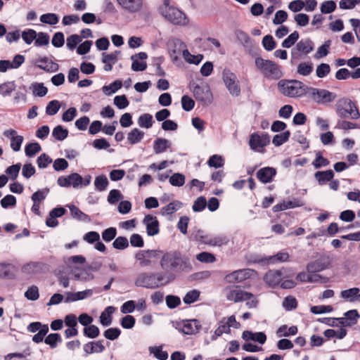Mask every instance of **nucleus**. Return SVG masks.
I'll return each mask as SVG.
<instances>
[{
  "label": "nucleus",
  "mask_w": 360,
  "mask_h": 360,
  "mask_svg": "<svg viewBox=\"0 0 360 360\" xmlns=\"http://www.w3.org/2000/svg\"><path fill=\"white\" fill-rule=\"evenodd\" d=\"M145 136V133L139 129L134 128L127 134V142L131 145L140 143Z\"/></svg>",
  "instance_id": "nucleus-30"
},
{
  "label": "nucleus",
  "mask_w": 360,
  "mask_h": 360,
  "mask_svg": "<svg viewBox=\"0 0 360 360\" xmlns=\"http://www.w3.org/2000/svg\"><path fill=\"white\" fill-rule=\"evenodd\" d=\"M297 333V326H292L288 328L286 325L281 326L276 331L278 337H288L290 335H295Z\"/></svg>",
  "instance_id": "nucleus-38"
},
{
  "label": "nucleus",
  "mask_w": 360,
  "mask_h": 360,
  "mask_svg": "<svg viewBox=\"0 0 360 360\" xmlns=\"http://www.w3.org/2000/svg\"><path fill=\"white\" fill-rule=\"evenodd\" d=\"M314 49V44L310 39H304L300 40L291 51V63L299 58V53L307 55Z\"/></svg>",
  "instance_id": "nucleus-12"
},
{
  "label": "nucleus",
  "mask_w": 360,
  "mask_h": 360,
  "mask_svg": "<svg viewBox=\"0 0 360 360\" xmlns=\"http://www.w3.org/2000/svg\"><path fill=\"white\" fill-rule=\"evenodd\" d=\"M109 184L108 178L105 175H100L95 178L94 186L98 191H104L106 190Z\"/></svg>",
  "instance_id": "nucleus-36"
},
{
  "label": "nucleus",
  "mask_w": 360,
  "mask_h": 360,
  "mask_svg": "<svg viewBox=\"0 0 360 360\" xmlns=\"http://www.w3.org/2000/svg\"><path fill=\"white\" fill-rule=\"evenodd\" d=\"M32 89L33 94L39 97L44 96L48 92L47 88L43 83H34L32 84Z\"/></svg>",
  "instance_id": "nucleus-54"
},
{
  "label": "nucleus",
  "mask_w": 360,
  "mask_h": 360,
  "mask_svg": "<svg viewBox=\"0 0 360 360\" xmlns=\"http://www.w3.org/2000/svg\"><path fill=\"white\" fill-rule=\"evenodd\" d=\"M154 123L153 116L149 113H144L139 116L138 124L140 127L149 129Z\"/></svg>",
  "instance_id": "nucleus-35"
},
{
  "label": "nucleus",
  "mask_w": 360,
  "mask_h": 360,
  "mask_svg": "<svg viewBox=\"0 0 360 360\" xmlns=\"http://www.w3.org/2000/svg\"><path fill=\"white\" fill-rule=\"evenodd\" d=\"M61 341V337L58 333H51L44 340L45 343L49 345L52 349L56 348L58 342Z\"/></svg>",
  "instance_id": "nucleus-49"
},
{
  "label": "nucleus",
  "mask_w": 360,
  "mask_h": 360,
  "mask_svg": "<svg viewBox=\"0 0 360 360\" xmlns=\"http://www.w3.org/2000/svg\"><path fill=\"white\" fill-rule=\"evenodd\" d=\"M94 290L88 289L84 291H79L77 292H68L66 293V297L65 302H72L78 300H82L87 297H90L93 295Z\"/></svg>",
  "instance_id": "nucleus-23"
},
{
  "label": "nucleus",
  "mask_w": 360,
  "mask_h": 360,
  "mask_svg": "<svg viewBox=\"0 0 360 360\" xmlns=\"http://www.w3.org/2000/svg\"><path fill=\"white\" fill-rule=\"evenodd\" d=\"M68 135V131L60 125L56 127L52 131V136L58 141H63Z\"/></svg>",
  "instance_id": "nucleus-45"
},
{
  "label": "nucleus",
  "mask_w": 360,
  "mask_h": 360,
  "mask_svg": "<svg viewBox=\"0 0 360 360\" xmlns=\"http://www.w3.org/2000/svg\"><path fill=\"white\" fill-rule=\"evenodd\" d=\"M290 136V132L289 131H285L279 134H276L274 136L272 143L276 146H280L288 141Z\"/></svg>",
  "instance_id": "nucleus-42"
},
{
  "label": "nucleus",
  "mask_w": 360,
  "mask_h": 360,
  "mask_svg": "<svg viewBox=\"0 0 360 360\" xmlns=\"http://www.w3.org/2000/svg\"><path fill=\"white\" fill-rule=\"evenodd\" d=\"M169 183L174 186H182L185 183V176L180 173H175L169 178Z\"/></svg>",
  "instance_id": "nucleus-59"
},
{
  "label": "nucleus",
  "mask_w": 360,
  "mask_h": 360,
  "mask_svg": "<svg viewBox=\"0 0 360 360\" xmlns=\"http://www.w3.org/2000/svg\"><path fill=\"white\" fill-rule=\"evenodd\" d=\"M42 264L39 262H30L22 266V271L25 274H36L41 269Z\"/></svg>",
  "instance_id": "nucleus-46"
},
{
  "label": "nucleus",
  "mask_w": 360,
  "mask_h": 360,
  "mask_svg": "<svg viewBox=\"0 0 360 360\" xmlns=\"http://www.w3.org/2000/svg\"><path fill=\"white\" fill-rule=\"evenodd\" d=\"M13 266L11 264H0V278H13Z\"/></svg>",
  "instance_id": "nucleus-40"
},
{
  "label": "nucleus",
  "mask_w": 360,
  "mask_h": 360,
  "mask_svg": "<svg viewBox=\"0 0 360 360\" xmlns=\"http://www.w3.org/2000/svg\"><path fill=\"white\" fill-rule=\"evenodd\" d=\"M50 37L49 35L43 32H40L37 33V38L34 41V46H48L49 44Z\"/></svg>",
  "instance_id": "nucleus-48"
},
{
  "label": "nucleus",
  "mask_w": 360,
  "mask_h": 360,
  "mask_svg": "<svg viewBox=\"0 0 360 360\" xmlns=\"http://www.w3.org/2000/svg\"><path fill=\"white\" fill-rule=\"evenodd\" d=\"M345 318H340V323L345 326H352L354 325L357 319L359 318V314L356 309H352L345 314Z\"/></svg>",
  "instance_id": "nucleus-25"
},
{
  "label": "nucleus",
  "mask_w": 360,
  "mask_h": 360,
  "mask_svg": "<svg viewBox=\"0 0 360 360\" xmlns=\"http://www.w3.org/2000/svg\"><path fill=\"white\" fill-rule=\"evenodd\" d=\"M115 308L112 306L107 307L100 316V322L103 326H108L112 323L111 315L115 312Z\"/></svg>",
  "instance_id": "nucleus-34"
},
{
  "label": "nucleus",
  "mask_w": 360,
  "mask_h": 360,
  "mask_svg": "<svg viewBox=\"0 0 360 360\" xmlns=\"http://www.w3.org/2000/svg\"><path fill=\"white\" fill-rule=\"evenodd\" d=\"M222 77L229 93L233 96H238L240 94V88L236 75L229 70L225 69L223 71Z\"/></svg>",
  "instance_id": "nucleus-7"
},
{
  "label": "nucleus",
  "mask_w": 360,
  "mask_h": 360,
  "mask_svg": "<svg viewBox=\"0 0 360 360\" xmlns=\"http://www.w3.org/2000/svg\"><path fill=\"white\" fill-rule=\"evenodd\" d=\"M123 198V195L121 192L117 189H112L110 191L108 196V202L110 204L114 205L119 200Z\"/></svg>",
  "instance_id": "nucleus-63"
},
{
  "label": "nucleus",
  "mask_w": 360,
  "mask_h": 360,
  "mask_svg": "<svg viewBox=\"0 0 360 360\" xmlns=\"http://www.w3.org/2000/svg\"><path fill=\"white\" fill-rule=\"evenodd\" d=\"M283 272L281 270H269L264 276V282L270 287L274 288L281 282Z\"/></svg>",
  "instance_id": "nucleus-18"
},
{
  "label": "nucleus",
  "mask_w": 360,
  "mask_h": 360,
  "mask_svg": "<svg viewBox=\"0 0 360 360\" xmlns=\"http://www.w3.org/2000/svg\"><path fill=\"white\" fill-rule=\"evenodd\" d=\"M15 82H6L0 85V94L3 96H8L15 89Z\"/></svg>",
  "instance_id": "nucleus-39"
},
{
  "label": "nucleus",
  "mask_w": 360,
  "mask_h": 360,
  "mask_svg": "<svg viewBox=\"0 0 360 360\" xmlns=\"http://www.w3.org/2000/svg\"><path fill=\"white\" fill-rule=\"evenodd\" d=\"M235 35L237 40L243 45L245 49H251L252 46V40L244 31L241 30H236Z\"/></svg>",
  "instance_id": "nucleus-29"
},
{
  "label": "nucleus",
  "mask_w": 360,
  "mask_h": 360,
  "mask_svg": "<svg viewBox=\"0 0 360 360\" xmlns=\"http://www.w3.org/2000/svg\"><path fill=\"white\" fill-rule=\"evenodd\" d=\"M334 177V172L331 169L326 171H317L314 174V178L319 184L322 186L331 181Z\"/></svg>",
  "instance_id": "nucleus-27"
},
{
  "label": "nucleus",
  "mask_w": 360,
  "mask_h": 360,
  "mask_svg": "<svg viewBox=\"0 0 360 360\" xmlns=\"http://www.w3.org/2000/svg\"><path fill=\"white\" fill-rule=\"evenodd\" d=\"M359 288H352L340 292V297L345 301L354 302L358 300V295L359 294Z\"/></svg>",
  "instance_id": "nucleus-32"
},
{
  "label": "nucleus",
  "mask_w": 360,
  "mask_h": 360,
  "mask_svg": "<svg viewBox=\"0 0 360 360\" xmlns=\"http://www.w3.org/2000/svg\"><path fill=\"white\" fill-rule=\"evenodd\" d=\"M112 246L117 250H124L129 246V241L126 237L119 236L113 241Z\"/></svg>",
  "instance_id": "nucleus-64"
},
{
  "label": "nucleus",
  "mask_w": 360,
  "mask_h": 360,
  "mask_svg": "<svg viewBox=\"0 0 360 360\" xmlns=\"http://www.w3.org/2000/svg\"><path fill=\"white\" fill-rule=\"evenodd\" d=\"M207 165L210 167L219 168L224 166V160L221 155H213L209 158Z\"/></svg>",
  "instance_id": "nucleus-53"
},
{
  "label": "nucleus",
  "mask_w": 360,
  "mask_h": 360,
  "mask_svg": "<svg viewBox=\"0 0 360 360\" xmlns=\"http://www.w3.org/2000/svg\"><path fill=\"white\" fill-rule=\"evenodd\" d=\"M134 284L137 287L148 289L158 288L153 272H142L139 274L135 280Z\"/></svg>",
  "instance_id": "nucleus-14"
},
{
  "label": "nucleus",
  "mask_w": 360,
  "mask_h": 360,
  "mask_svg": "<svg viewBox=\"0 0 360 360\" xmlns=\"http://www.w3.org/2000/svg\"><path fill=\"white\" fill-rule=\"evenodd\" d=\"M82 176L77 173H72L68 176H61L57 180L58 184L61 187L78 188L82 184Z\"/></svg>",
  "instance_id": "nucleus-16"
},
{
  "label": "nucleus",
  "mask_w": 360,
  "mask_h": 360,
  "mask_svg": "<svg viewBox=\"0 0 360 360\" xmlns=\"http://www.w3.org/2000/svg\"><path fill=\"white\" fill-rule=\"evenodd\" d=\"M231 329L229 328V326L225 323V319H223L219 322V327L215 330L214 335L212 336V340H215L223 333H229Z\"/></svg>",
  "instance_id": "nucleus-43"
},
{
  "label": "nucleus",
  "mask_w": 360,
  "mask_h": 360,
  "mask_svg": "<svg viewBox=\"0 0 360 360\" xmlns=\"http://www.w3.org/2000/svg\"><path fill=\"white\" fill-rule=\"evenodd\" d=\"M313 71V64L311 62L308 63H301L297 66V72L298 74L307 76L311 73Z\"/></svg>",
  "instance_id": "nucleus-44"
},
{
  "label": "nucleus",
  "mask_w": 360,
  "mask_h": 360,
  "mask_svg": "<svg viewBox=\"0 0 360 360\" xmlns=\"http://www.w3.org/2000/svg\"><path fill=\"white\" fill-rule=\"evenodd\" d=\"M336 112L341 118L356 120L360 117L359 111L355 103L348 98L340 99L336 104Z\"/></svg>",
  "instance_id": "nucleus-4"
},
{
  "label": "nucleus",
  "mask_w": 360,
  "mask_h": 360,
  "mask_svg": "<svg viewBox=\"0 0 360 360\" xmlns=\"http://www.w3.org/2000/svg\"><path fill=\"white\" fill-rule=\"evenodd\" d=\"M278 88L285 96L296 98L307 95L308 86L298 80H281Z\"/></svg>",
  "instance_id": "nucleus-3"
},
{
  "label": "nucleus",
  "mask_w": 360,
  "mask_h": 360,
  "mask_svg": "<svg viewBox=\"0 0 360 360\" xmlns=\"http://www.w3.org/2000/svg\"><path fill=\"white\" fill-rule=\"evenodd\" d=\"M70 211L71 212L72 216L80 221H87L89 220V217L87 214H84L77 207L74 205H71L68 206Z\"/></svg>",
  "instance_id": "nucleus-41"
},
{
  "label": "nucleus",
  "mask_w": 360,
  "mask_h": 360,
  "mask_svg": "<svg viewBox=\"0 0 360 360\" xmlns=\"http://www.w3.org/2000/svg\"><path fill=\"white\" fill-rule=\"evenodd\" d=\"M176 46H179V52H182L184 60L191 64L198 65L202 60L203 56L201 54L192 55L186 49V45L179 39L174 41Z\"/></svg>",
  "instance_id": "nucleus-15"
},
{
  "label": "nucleus",
  "mask_w": 360,
  "mask_h": 360,
  "mask_svg": "<svg viewBox=\"0 0 360 360\" xmlns=\"http://www.w3.org/2000/svg\"><path fill=\"white\" fill-rule=\"evenodd\" d=\"M276 174V169L266 167L257 171V177L261 182L266 184L271 182Z\"/></svg>",
  "instance_id": "nucleus-24"
},
{
  "label": "nucleus",
  "mask_w": 360,
  "mask_h": 360,
  "mask_svg": "<svg viewBox=\"0 0 360 360\" xmlns=\"http://www.w3.org/2000/svg\"><path fill=\"white\" fill-rule=\"evenodd\" d=\"M257 70L267 79L278 80L283 76L281 67L271 60L257 56L255 59Z\"/></svg>",
  "instance_id": "nucleus-2"
},
{
  "label": "nucleus",
  "mask_w": 360,
  "mask_h": 360,
  "mask_svg": "<svg viewBox=\"0 0 360 360\" xmlns=\"http://www.w3.org/2000/svg\"><path fill=\"white\" fill-rule=\"evenodd\" d=\"M201 325L196 319L184 321L179 330L186 335H193L199 332Z\"/></svg>",
  "instance_id": "nucleus-19"
},
{
  "label": "nucleus",
  "mask_w": 360,
  "mask_h": 360,
  "mask_svg": "<svg viewBox=\"0 0 360 360\" xmlns=\"http://www.w3.org/2000/svg\"><path fill=\"white\" fill-rule=\"evenodd\" d=\"M270 143V136L267 134L253 133L250 136L249 146L255 151L261 152Z\"/></svg>",
  "instance_id": "nucleus-13"
},
{
  "label": "nucleus",
  "mask_w": 360,
  "mask_h": 360,
  "mask_svg": "<svg viewBox=\"0 0 360 360\" xmlns=\"http://www.w3.org/2000/svg\"><path fill=\"white\" fill-rule=\"evenodd\" d=\"M143 224L146 226V233L149 236H153L159 233V221L156 217L150 214L146 215Z\"/></svg>",
  "instance_id": "nucleus-17"
},
{
  "label": "nucleus",
  "mask_w": 360,
  "mask_h": 360,
  "mask_svg": "<svg viewBox=\"0 0 360 360\" xmlns=\"http://www.w3.org/2000/svg\"><path fill=\"white\" fill-rule=\"evenodd\" d=\"M122 85V84L120 81L116 80L108 86H103L102 90L105 95L109 96L119 90Z\"/></svg>",
  "instance_id": "nucleus-47"
},
{
  "label": "nucleus",
  "mask_w": 360,
  "mask_h": 360,
  "mask_svg": "<svg viewBox=\"0 0 360 360\" xmlns=\"http://www.w3.org/2000/svg\"><path fill=\"white\" fill-rule=\"evenodd\" d=\"M41 150V146L38 143H31L25 146V154L28 157H32Z\"/></svg>",
  "instance_id": "nucleus-60"
},
{
  "label": "nucleus",
  "mask_w": 360,
  "mask_h": 360,
  "mask_svg": "<svg viewBox=\"0 0 360 360\" xmlns=\"http://www.w3.org/2000/svg\"><path fill=\"white\" fill-rule=\"evenodd\" d=\"M25 297L32 301H35L39 299V289L36 285H32L25 292Z\"/></svg>",
  "instance_id": "nucleus-61"
},
{
  "label": "nucleus",
  "mask_w": 360,
  "mask_h": 360,
  "mask_svg": "<svg viewBox=\"0 0 360 360\" xmlns=\"http://www.w3.org/2000/svg\"><path fill=\"white\" fill-rule=\"evenodd\" d=\"M149 350L159 360H166L168 358L167 352L162 351V347H150Z\"/></svg>",
  "instance_id": "nucleus-62"
},
{
  "label": "nucleus",
  "mask_w": 360,
  "mask_h": 360,
  "mask_svg": "<svg viewBox=\"0 0 360 360\" xmlns=\"http://www.w3.org/2000/svg\"><path fill=\"white\" fill-rule=\"evenodd\" d=\"M307 95L315 103L319 105H325L333 102L336 94L326 89H317L308 86Z\"/></svg>",
  "instance_id": "nucleus-5"
},
{
  "label": "nucleus",
  "mask_w": 360,
  "mask_h": 360,
  "mask_svg": "<svg viewBox=\"0 0 360 360\" xmlns=\"http://www.w3.org/2000/svg\"><path fill=\"white\" fill-rule=\"evenodd\" d=\"M209 233L202 229H194L191 231V237L202 244L205 245V242L207 240Z\"/></svg>",
  "instance_id": "nucleus-37"
},
{
  "label": "nucleus",
  "mask_w": 360,
  "mask_h": 360,
  "mask_svg": "<svg viewBox=\"0 0 360 360\" xmlns=\"http://www.w3.org/2000/svg\"><path fill=\"white\" fill-rule=\"evenodd\" d=\"M21 167L20 163H17L8 167L6 169V174L9 176L11 180H15L18 176Z\"/></svg>",
  "instance_id": "nucleus-58"
},
{
  "label": "nucleus",
  "mask_w": 360,
  "mask_h": 360,
  "mask_svg": "<svg viewBox=\"0 0 360 360\" xmlns=\"http://www.w3.org/2000/svg\"><path fill=\"white\" fill-rule=\"evenodd\" d=\"M119 5L129 13H136L143 6L142 0H117Z\"/></svg>",
  "instance_id": "nucleus-21"
},
{
  "label": "nucleus",
  "mask_w": 360,
  "mask_h": 360,
  "mask_svg": "<svg viewBox=\"0 0 360 360\" xmlns=\"http://www.w3.org/2000/svg\"><path fill=\"white\" fill-rule=\"evenodd\" d=\"M243 338L245 340L257 341L263 345L266 340V336L263 332L252 333L249 330H245L243 333Z\"/></svg>",
  "instance_id": "nucleus-28"
},
{
  "label": "nucleus",
  "mask_w": 360,
  "mask_h": 360,
  "mask_svg": "<svg viewBox=\"0 0 360 360\" xmlns=\"http://www.w3.org/2000/svg\"><path fill=\"white\" fill-rule=\"evenodd\" d=\"M255 274V271L252 269H242L227 274L224 279L229 283H240L251 278Z\"/></svg>",
  "instance_id": "nucleus-11"
},
{
  "label": "nucleus",
  "mask_w": 360,
  "mask_h": 360,
  "mask_svg": "<svg viewBox=\"0 0 360 360\" xmlns=\"http://www.w3.org/2000/svg\"><path fill=\"white\" fill-rule=\"evenodd\" d=\"M34 65L38 68L49 72H55L59 69L58 64L49 60L46 57L37 59Z\"/></svg>",
  "instance_id": "nucleus-22"
},
{
  "label": "nucleus",
  "mask_w": 360,
  "mask_h": 360,
  "mask_svg": "<svg viewBox=\"0 0 360 360\" xmlns=\"http://www.w3.org/2000/svg\"><path fill=\"white\" fill-rule=\"evenodd\" d=\"M330 162L326 158H324L321 152H317L316 154V158L313 161L312 165L316 169H319L323 167H326L329 165Z\"/></svg>",
  "instance_id": "nucleus-56"
},
{
  "label": "nucleus",
  "mask_w": 360,
  "mask_h": 360,
  "mask_svg": "<svg viewBox=\"0 0 360 360\" xmlns=\"http://www.w3.org/2000/svg\"><path fill=\"white\" fill-rule=\"evenodd\" d=\"M289 258V255L286 252H280L273 256L265 257L260 260V262H264L267 264H274L279 262H286Z\"/></svg>",
  "instance_id": "nucleus-26"
},
{
  "label": "nucleus",
  "mask_w": 360,
  "mask_h": 360,
  "mask_svg": "<svg viewBox=\"0 0 360 360\" xmlns=\"http://www.w3.org/2000/svg\"><path fill=\"white\" fill-rule=\"evenodd\" d=\"M171 146V143L169 140L158 138L154 141L153 149L156 154L162 153L166 151Z\"/></svg>",
  "instance_id": "nucleus-33"
},
{
  "label": "nucleus",
  "mask_w": 360,
  "mask_h": 360,
  "mask_svg": "<svg viewBox=\"0 0 360 360\" xmlns=\"http://www.w3.org/2000/svg\"><path fill=\"white\" fill-rule=\"evenodd\" d=\"M182 205L181 202L174 200L166 206L162 207L160 210V213L162 216L170 215L181 209Z\"/></svg>",
  "instance_id": "nucleus-31"
},
{
  "label": "nucleus",
  "mask_w": 360,
  "mask_h": 360,
  "mask_svg": "<svg viewBox=\"0 0 360 360\" xmlns=\"http://www.w3.org/2000/svg\"><path fill=\"white\" fill-rule=\"evenodd\" d=\"M22 38L27 44H31L37 36V32L32 29L24 30L22 32Z\"/></svg>",
  "instance_id": "nucleus-51"
},
{
  "label": "nucleus",
  "mask_w": 360,
  "mask_h": 360,
  "mask_svg": "<svg viewBox=\"0 0 360 360\" xmlns=\"http://www.w3.org/2000/svg\"><path fill=\"white\" fill-rule=\"evenodd\" d=\"M229 242V238L225 234L214 235L209 233L207 240L205 242V245L211 247H221L226 245Z\"/></svg>",
  "instance_id": "nucleus-20"
},
{
  "label": "nucleus",
  "mask_w": 360,
  "mask_h": 360,
  "mask_svg": "<svg viewBox=\"0 0 360 360\" xmlns=\"http://www.w3.org/2000/svg\"><path fill=\"white\" fill-rule=\"evenodd\" d=\"M60 108V102L57 100H53V101H51L46 108V113L48 115H56L59 109Z\"/></svg>",
  "instance_id": "nucleus-57"
},
{
  "label": "nucleus",
  "mask_w": 360,
  "mask_h": 360,
  "mask_svg": "<svg viewBox=\"0 0 360 360\" xmlns=\"http://www.w3.org/2000/svg\"><path fill=\"white\" fill-rule=\"evenodd\" d=\"M160 253L158 250H139L135 255V259L139 262L141 267H147L152 265V259L157 258Z\"/></svg>",
  "instance_id": "nucleus-10"
},
{
  "label": "nucleus",
  "mask_w": 360,
  "mask_h": 360,
  "mask_svg": "<svg viewBox=\"0 0 360 360\" xmlns=\"http://www.w3.org/2000/svg\"><path fill=\"white\" fill-rule=\"evenodd\" d=\"M193 96L195 99L203 105H208L213 100L212 93L208 86H200L196 84L193 89Z\"/></svg>",
  "instance_id": "nucleus-9"
},
{
  "label": "nucleus",
  "mask_w": 360,
  "mask_h": 360,
  "mask_svg": "<svg viewBox=\"0 0 360 360\" xmlns=\"http://www.w3.org/2000/svg\"><path fill=\"white\" fill-rule=\"evenodd\" d=\"M200 296V292L197 290H193L188 291L184 297L183 298V301L185 304H190L195 302H196Z\"/></svg>",
  "instance_id": "nucleus-55"
},
{
  "label": "nucleus",
  "mask_w": 360,
  "mask_h": 360,
  "mask_svg": "<svg viewBox=\"0 0 360 360\" xmlns=\"http://www.w3.org/2000/svg\"><path fill=\"white\" fill-rule=\"evenodd\" d=\"M226 297L229 301L239 302L253 297V294L243 290L238 286L226 288Z\"/></svg>",
  "instance_id": "nucleus-8"
},
{
  "label": "nucleus",
  "mask_w": 360,
  "mask_h": 360,
  "mask_svg": "<svg viewBox=\"0 0 360 360\" xmlns=\"http://www.w3.org/2000/svg\"><path fill=\"white\" fill-rule=\"evenodd\" d=\"M160 13L169 22L174 25H186L187 19L186 15L180 10L172 6L160 8Z\"/></svg>",
  "instance_id": "nucleus-6"
},
{
  "label": "nucleus",
  "mask_w": 360,
  "mask_h": 360,
  "mask_svg": "<svg viewBox=\"0 0 360 360\" xmlns=\"http://www.w3.org/2000/svg\"><path fill=\"white\" fill-rule=\"evenodd\" d=\"M59 18L55 13H46L40 16V21L43 23L54 25L58 22Z\"/></svg>",
  "instance_id": "nucleus-50"
},
{
  "label": "nucleus",
  "mask_w": 360,
  "mask_h": 360,
  "mask_svg": "<svg viewBox=\"0 0 360 360\" xmlns=\"http://www.w3.org/2000/svg\"><path fill=\"white\" fill-rule=\"evenodd\" d=\"M160 266L166 272L179 273L192 269L189 259L175 251L165 253L160 260Z\"/></svg>",
  "instance_id": "nucleus-1"
},
{
  "label": "nucleus",
  "mask_w": 360,
  "mask_h": 360,
  "mask_svg": "<svg viewBox=\"0 0 360 360\" xmlns=\"http://www.w3.org/2000/svg\"><path fill=\"white\" fill-rule=\"evenodd\" d=\"M196 259L202 263H213L216 261L215 256L208 252H202L196 255Z\"/></svg>",
  "instance_id": "nucleus-52"
}]
</instances>
